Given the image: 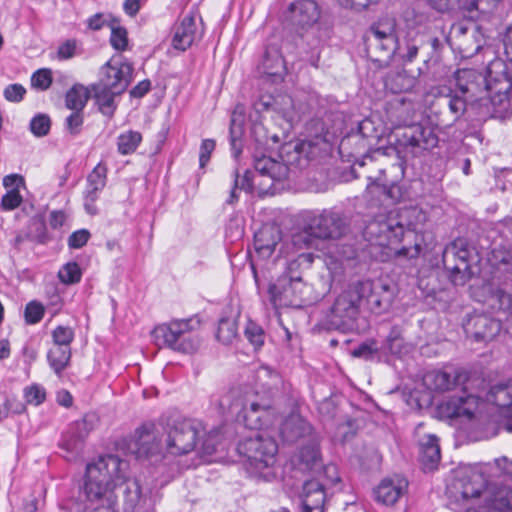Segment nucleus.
Masks as SVG:
<instances>
[{"mask_svg": "<svg viewBox=\"0 0 512 512\" xmlns=\"http://www.w3.org/2000/svg\"><path fill=\"white\" fill-rule=\"evenodd\" d=\"M44 312V306L40 302L31 301L25 308V321L28 324H36L42 320Z\"/></svg>", "mask_w": 512, "mask_h": 512, "instance_id": "obj_52", "label": "nucleus"}, {"mask_svg": "<svg viewBox=\"0 0 512 512\" xmlns=\"http://www.w3.org/2000/svg\"><path fill=\"white\" fill-rule=\"evenodd\" d=\"M77 54V42L74 39H68L62 43L57 50V57L60 60H67Z\"/></svg>", "mask_w": 512, "mask_h": 512, "instance_id": "obj_62", "label": "nucleus"}, {"mask_svg": "<svg viewBox=\"0 0 512 512\" xmlns=\"http://www.w3.org/2000/svg\"><path fill=\"white\" fill-rule=\"evenodd\" d=\"M487 505L497 512L512 511V489L507 486L495 488L487 499Z\"/></svg>", "mask_w": 512, "mask_h": 512, "instance_id": "obj_37", "label": "nucleus"}, {"mask_svg": "<svg viewBox=\"0 0 512 512\" xmlns=\"http://www.w3.org/2000/svg\"><path fill=\"white\" fill-rule=\"evenodd\" d=\"M26 89L21 84H10L4 89V97L10 102H19L23 99Z\"/></svg>", "mask_w": 512, "mask_h": 512, "instance_id": "obj_63", "label": "nucleus"}, {"mask_svg": "<svg viewBox=\"0 0 512 512\" xmlns=\"http://www.w3.org/2000/svg\"><path fill=\"white\" fill-rule=\"evenodd\" d=\"M371 289L369 281H357L350 284L337 296L326 313L323 327L328 330L342 331L353 329L359 315L360 304L367 291Z\"/></svg>", "mask_w": 512, "mask_h": 512, "instance_id": "obj_4", "label": "nucleus"}, {"mask_svg": "<svg viewBox=\"0 0 512 512\" xmlns=\"http://www.w3.org/2000/svg\"><path fill=\"white\" fill-rule=\"evenodd\" d=\"M215 141L212 139H205L200 146L199 165L204 168L210 160L211 153L215 149Z\"/></svg>", "mask_w": 512, "mask_h": 512, "instance_id": "obj_64", "label": "nucleus"}, {"mask_svg": "<svg viewBox=\"0 0 512 512\" xmlns=\"http://www.w3.org/2000/svg\"><path fill=\"white\" fill-rule=\"evenodd\" d=\"M438 144V136L429 124L412 123L398 134L397 153L404 161L421 156Z\"/></svg>", "mask_w": 512, "mask_h": 512, "instance_id": "obj_11", "label": "nucleus"}, {"mask_svg": "<svg viewBox=\"0 0 512 512\" xmlns=\"http://www.w3.org/2000/svg\"><path fill=\"white\" fill-rule=\"evenodd\" d=\"M165 425L163 419L158 423H145L135 431L134 438L128 444V450L137 459L159 458L165 450L163 441Z\"/></svg>", "mask_w": 512, "mask_h": 512, "instance_id": "obj_13", "label": "nucleus"}, {"mask_svg": "<svg viewBox=\"0 0 512 512\" xmlns=\"http://www.w3.org/2000/svg\"><path fill=\"white\" fill-rule=\"evenodd\" d=\"M243 115L238 113L236 110L232 113L230 123V144L232 155L234 158H238L242 153V141L241 137L243 134Z\"/></svg>", "mask_w": 512, "mask_h": 512, "instance_id": "obj_40", "label": "nucleus"}, {"mask_svg": "<svg viewBox=\"0 0 512 512\" xmlns=\"http://www.w3.org/2000/svg\"><path fill=\"white\" fill-rule=\"evenodd\" d=\"M325 144L323 137H316L313 139H304L294 145V153L296 157L294 159L295 165L303 167L302 161L307 162L310 159L317 157L321 151L320 144Z\"/></svg>", "mask_w": 512, "mask_h": 512, "instance_id": "obj_33", "label": "nucleus"}, {"mask_svg": "<svg viewBox=\"0 0 512 512\" xmlns=\"http://www.w3.org/2000/svg\"><path fill=\"white\" fill-rule=\"evenodd\" d=\"M347 216L335 209H323L320 212H306L303 215L302 232L295 237V242L303 241L310 245L309 237L322 240H337L349 231Z\"/></svg>", "mask_w": 512, "mask_h": 512, "instance_id": "obj_5", "label": "nucleus"}, {"mask_svg": "<svg viewBox=\"0 0 512 512\" xmlns=\"http://www.w3.org/2000/svg\"><path fill=\"white\" fill-rule=\"evenodd\" d=\"M378 353V348L375 346V342L361 343L358 347L352 350L351 355L357 358H363L365 360L372 359Z\"/></svg>", "mask_w": 512, "mask_h": 512, "instance_id": "obj_59", "label": "nucleus"}, {"mask_svg": "<svg viewBox=\"0 0 512 512\" xmlns=\"http://www.w3.org/2000/svg\"><path fill=\"white\" fill-rule=\"evenodd\" d=\"M237 335V322L235 319L222 318L219 321L216 337L220 342L229 345L236 339Z\"/></svg>", "mask_w": 512, "mask_h": 512, "instance_id": "obj_45", "label": "nucleus"}, {"mask_svg": "<svg viewBox=\"0 0 512 512\" xmlns=\"http://www.w3.org/2000/svg\"><path fill=\"white\" fill-rule=\"evenodd\" d=\"M133 66L129 62L107 61L100 70V81L96 85L123 93L132 81Z\"/></svg>", "mask_w": 512, "mask_h": 512, "instance_id": "obj_16", "label": "nucleus"}, {"mask_svg": "<svg viewBox=\"0 0 512 512\" xmlns=\"http://www.w3.org/2000/svg\"><path fill=\"white\" fill-rule=\"evenodd\" d=\"M490 261L498 269L512 273V250L506 246L494 247L491 251Z\"/></svg>", "mask_w": 512, "mask_h": 512, "instance_id": "obj_44", "label": "nucleus"}, {"mask_svg": "<svg viewBox=\"0 0 512 512\" xmlns=\"http://www.w3.org/2000/svg\"><path fill=\"white\" fill-rule=\"evenodd\" d=\"M402 493L403 486L388 479L383 480L374 491L376 500L384 505L395 504Z\"/></svg>", "mask_w": 512, "mask_h": 512, "instance_id": "obj_36", "label": "nucleus"}, {"mask_svg": "<svg viewBox=\"0 0 512 512\" xmlns=\"http://www.w3.org/2000/svg\"><path fill=\"white\" fill-rule=\"evenodd\" d=\"M51 127V120L48 115L39 114L30 122V130L36 137L46 136Z\"/></svg>", "mask_w": 512, "mask_h": 512, "instance_id": "obj_49", "label": "nucleus"}, {"mask_svg": "<svg viewBox=\"0 0 512 512\" xmlns=\"http://www.w3.org/2000/svg\"><path fill=\"white\" fill-rule=\"evenodd\" d=\"M448 93L439 98V104L448 108L450 117L446 123L442 121L443 125L449 126L458 121L467 109H470L468 100L461 96L457 91L447 89Z\"/></svg>", "mask_w": 512, "mask_h": 512, "instance_id": "obj_30", "label": "nucleus"}, {"mask_svg": "<svg viewBox=\"0 0 512 512\" xmlns=\"http://www.w3.org/2000/svg\"><path fill=\"white\" fill-rule=\"evenodd\" d=\"M494 298L499 304V309L509 313V320L511 322L512 329V293L498 288L494 292Z\"/></svg>", "mask_w": 512, "mask_h": 512, "instance_id": "obj_57", "label": "nucleus"}, {"mask_svg": "<svg viewBox=\"0 0 512 512\" xmlns=\"http://www.w3.org/2000/svg\"><path fill=\"white\" fill-rule=\"evenodd\" d=\"M457 4L464 16L471 20L478 19L483 11L479 0H460Z\"/></svg>", "mask_w": 512, "mask_h": 512, "instance_id": "obj_55", "label": "nucleus"}, {"mask_svg": "<svg viewBox=\"0 0 512 512\" xmlns=\"http://www.w3.org/2000/svg\"><path fill=\"white\" fill-rule=\"evenodd\" d=\"M471 256L469 245L463 238H458L445 247L442 262L455 285H464L471 278Z\"/></svg>", "mask_w": 512, "mask_h": 512, "instance_id": "obj_14", "label": "nucleus"}, {"mask_svg": "<svg viewBox=\"0 0 512 512\" xmlns=\"http://www.w3.org/2000/svg\"><path fill=\"white\" fill-rule=\"evenodd\" d=\"M301 498L303 512H323L325 491L318 480H308L303 484Z\"/></svg>", "mask_w": 512, "mask_h": 512, "instance_id": "obj_26", "label": "nucleus"}, {"mask_svg": "<svg viewBox=\"0 0 512 512\" xmlns=\"http://www.w3.org/2000/svg\"><path fill=\"white\" fill-rule=\"evenodd\" d=\"M90 97L89 91L83 85H74L65 97L66 107L73 111H82Z\"/></svg>", "mask_w": 512, "mask_h": 512, "instance_id": "obj_41", "label": "nucleus"}, {"mask_svg": "<svg viewBox=\"0 0 512 512\" xmlns=\"http://www.w3.org/2000/svg\"><path fill=\"white\" fill-rule=\"evenodd\" d=\"M237 451L257 471L274 464L278 452L275 439L266 432H257L239 442Z\"/></svg>", "mask_w": 512, "mask_h": 512, "instance_id": "obj_12", "label": "nucleus"}, {"mask_svg": "<svg viewBox=\"0 0 512 512\" xmlns=\"http://www.w3.org/2000/svg\"><path fill=\"white\" fill-rule=\"evenodd\" d=\"M487 400L499 408L509 409L512 418V379L492 386L487 394Z\"/></svg>", "mask_w": 512, "mask_h": 512, "instance_id": "obj_34", "label": "nucleus"}, {"mask_svg": "<svg viewBox=\"0 0 512 512\" xmlns=\"http://www.w3.org/2000/svg\"><path fill=\"white\" fill-rule=\"evenodd\" d=\"M282 239V231L274 224L263 225L254 235V248L263 259L269 258Z\"/></svg>", "mask_w": 512, "mask_h": 512, "instance_id": "obj_20", "label": "nucleus"}, {"mask_svg": "<svg viewBox=\"0 0 512 512\" xmlns=\"http://www.w3.org/2000/svg\"><path fill=\"white\" fill-rule=\"evenodd\" d=\"M196 37L197 27L195 18L192 15H186L175 26L172 43L174 48L185 51L192 45Z\"/></svg>", "mask_w": 512, "mask_h": 512, "instance_id": "obj_29", "label": "nucleus"}, {"mask_svg": "<svg viewBox=\"0 0 512 512\" xmlns=\"http://www.w3.org/2000/svg\"><path fill=\"white\" fill-rule=\"evenodd\" d=\"M457 92L468 100L470 109L479 119L500 117L494 99L488 96L489 80L474 69H459L454 73Z\"/></svg>", "mask_w": 512, "mask_h": 512, "instance_id": "obj_3", "label": "nucleus"}, {"mask_svg": "<svg viewBox=\"0 0 512 512\" xmlns=\"http://www.w3.org/2000/svg\"><path fill=\"white\" fill-rule=\"evenodd\" d=\"M110 44L115 50H126L128 46L127 30L121 26H113L111 28Z\"/></svg>", "mask_w": 512, "mask_h": 512, "instance_id": "obj_51", "label": "nucleus"}, {"mask_svg": "<svg viewBox=\"0 0 512 512\" xmlns=\"http://www.w3.org/2000/svg\"><path fill=\"white\" fill-rule=\"evenodd\" d=\"M199 326V321L193 318L172 320L158 325L152 335L158 346H166L182 353H193L200 346V340L192 334Z\"/></svg>", "mask_w": 512, "mask_h": 512, "instance_id": "obj_9", "label": "nucleus"}, {"mask_svg": "<svg viewBox=\"0 0 512 512\" xmlns=\"http://www.w3.org/2000/svg\"><path fill=\"white\" fill-rule=\"evenodd\" d=\"M298 26L303 29L310 28L320 19V8L313 0H299L289 7Z\"/></svg>", "mask_w": 512, "mask_h": 512, "instance_id": "obj_23", "label": "nucleus"}, {"mask_svg": "<svg viewBox=\"0 0 512 512\" xmlns=\"http://www.w3.org/2000/svg\"><path fill=\"white\" fill-rule=\"evenodd\" d=\"M405 235L402 222L391 216H379L371 220L364 229V236L378 246H391L401 242Z\"/></svg>", "mask_w": 512, "mask_h": 512, "instance_id": "obj_15", "label": "nucleus"}, {"mask_svg": "<svg viewBox=\"0 0 512 512\" xmlns=\"http://www.w3.org/2000/svg\"><path fill=\"white\" fill-rule=\"evenodd\" d=\"M238 390H232L224 395L219 406L223 412L226 410L241 414L243 422L249 429L263 430L273 425L275 413L269 403H260L248 398H240Z\"/></svg>", "mask_w": 512, "mask_h": 512, "instance_id": "obj_7", "label": "nucleus"}, {"mask_svg": "<svg viewBox=\"0 0 512 512\" xmlns=\"http://www.w3.org/2000/svg\"><path fill=\"white\" fill-rule=\"evenodd\" d=\"M31 84L42 91L47 90L52 84V73L49 69H39L33 73Z\"/></svg>", "mask_w": 512, "mask_h": 512, "instance_id": "obj_54", "label": "nucleus"}, {"mask_svg": "<svg viewBox=\"0 0 512 512\" xmlns=\"http://www.w3.org/2000/svg\"><path fill=\"white\" fill-rule=\"evenodd\" d=\"M456 44L459 52L464 56L470 57L476 54L481 49L477 27H473L471 33Z\"/></svg>", "mask_w": 512, "mask_h": 512, "instance_id": "obj_46", "label": "nucleus"}, {"mask_svg": "<svg viewBox=\"0 0 512 512\" xmlns=\"http://www.w3.org/2000/svg\"><path fill=\"white\" fill-rule=\"evenodd\" d=\"M419 461L425 471H433L441 459L439 439L433 434L424 435L418 440Z\"/></svg>", "mask_w": 512, "mask_h": 512, "instance_id": "obj_22", "label": "nucleus"}, {"mask_svg": "<svg viewBox=\"0 0 512 512\" xmlns=\"http://www.w3.org/2000/svg\"><path fill=\"white\" fill-rule=\"evenodd\" d=\"M94 98L98 106L99 111L109 118L113 117L117 104L115 103V97L122 93H114V91L101 87L99 85L93 86Z\"/></svg>", "mask_w": 512, "mask_h": 512, "instance_id": "obj_35", "label": "nucleus"}, {"mask_svg": "<svg viewBox=\"0 0 512 512\" xmlns=\"http://www.w3.org/2000/svg\"><path fill=\"white\" fill-rule=\"evenodd\" d=\"M312 432L311 425L298 413H291L283 421L280 433L284 441L293 443L309 436Z\"/></svg>", "mask_w": 512, "mask_h": 512, "instance_id": "obj_25", "label": "nucleus"}, {"mask_svg": "<svg viewBox=\"0 0 512 512\" xmlns=\"http://www.w3.org/2000/svg\"><path fill=\"white\" fill-rule=\"evenodd\" d=\"M468 379L467 373L462 370L432 371L424 376L425 384L436 391H448L463 385Z\"/></svg>", "mask_w": 512, "mask_h": 512, "instance_id": "obj_21", "label": "nucleus"}, {"mask_svg": "<svg viewBox=\"0 0 512 512\" xmlns=\"http://www.w3.org/2000/svg\"><path fill=\"white\" fill-rule=\"evenodd\" d=\"M142 141V135L138 131L129 130L117 138V148L121 155H129L136 151Z\"/></svg>", "mask_w": 512, "mask_h": 512, "instance_id": "obj_42", "label": "nucleus"}, {"mask_svg": "<svg viewBox=\"0 0 512 512\" xmlns=\"http://www.w3.org/2000/svg\"><path fill=\"white\" fill-rule=\"evenodd\" d=\"M512 89V80L507 73H502L499 77L489 80L488 96L494 99V108L497 105L504 108L509 105L508 94Z\"/></svg>", "mask_w": 512, "mask_h": 512, "instance_id": "obj_32", "label": "nucleus"}, {"mask_svg": "<svg viewBox=\"0 0 512 512\" xmlns=\"http://www.w3.org/2000/svg\"><path fill=\"white\" fill-rule=\"evenodd\" d=\"M257 378L270 392L277 388L281 382L279 374L268 367H261L257 373Z\"/></svg>", "mask_w": 512, "mask_h": 512, "instance_id": "obj_50", "label": "nucleus"}, {"mask_svg": "<svg viewBox=\"0 0 512 512\" xmlns=\"http://www.w3.org/2000/svg\"><path fill=\"white\" fill-rule=\"evenodd\" d=\"M82 272L76 262L65 264L58 272V277L64 284H75L81 280Z\"/></svg>", "mask_w": 512, "mask_h": 512, "instance_id": "obj_47", "label": "nucleus"}, {"mask_svg": "<svg viewBox=\"0 0 512 512\" xmlns=\"http://www.w3.org/2000/svg\"><path fill=\"white\" fill-rule=\"evenodd\" d=\"M371 290L367 291L366 299L369 308L375 313H380L387 309L391 302V292L388 285L382 283H373L369 281Z\"/></svg>", "mask_w": 512, "mask_h": 512, "instance_id": "obj_31", "label": "nucleus"}, {"mask_svg": "<svg viewBox=\"0 0 512 512\" xmlns=\"http://www.w3.org/2000/svg\"><path fill=\"white\" fill-rule=\"evenodd\" d=\"M259 69L262 74L270 77L273 82H279L283 79L285 64L277 46H267Z\"/></svg>", "mask_w": 512, "mask_h": 512, "instance_id": "obj_24", "label": "nucleus"}, {"mask_svg": "<svg viewBox=\"0 0 512 512\" xmlns=\"http://www.w3.org/2000/svg\"><path fill=\"white\" fill-rule=\"evenodd\" d=\"M466 336L476 342H488L494 339L501 330V323L485 314L470 316L463 324Z\"/></svg>", "mask_w": 512, "mask_h": 512, "instance_id": "obj_19", "label": "nucleus"}, {"mask_svg": "<svg viewBox=\"0 0 512 512\" xmlns=\"http://www.w3.org/2000/svg\"><path fill=\"white\" fill-rule=\"evenodd\" d=\"M396 26L394 18L384 17L373 23L365 34L367 56L378 68L388 67L400 51Z\"/></svg>", "mask_w": 512, "mask_h": 512, "instance_id": "obj_6", "label": "nucleus"}, {"mask_svg": "<svg viewBox=\"0 0 512 512\" xmlns=\"http://www.w3.org/2000/svg\"><path fill=\"white\" fill-rule=\"evenodd\" d=\"M245 336L249 342L256 348L264 344V331L256 323L249 321L245 328Z\"/></svg>", "mask_w": 512, "mask_h": 512, "instance_id": "obj_53", "label": "nucleus"}, {"mask_svg": "<svg viewBox=\"0 0 512 512\" xmlns=\"http://www.w3.org/2000/svg\"><path fill=\"white\" fill-rule=\"evenodd\" d=\"M463 499L477 498L486 487L484 474L476 468H470L463 472L458 480Z\"/></svg>", "mask_w": 512, "mask_h": 512, "instance_id": "obj_28", "label": "nucleus"}, {"mask_svg": "<svg viewBox=\"0 0 512 512\" xmlns=\"http://www.w3.org/2000/svg\"><path fill=\"white\" fill-rule=\"evenodd\" d=\"M107 169L104 165L98 164L87 177V185L95 186L96 189H103L106 185Z\"/></svg>", "mask_w": 512, "mask_h": 512, "instance_id": "obj_56", "label": "nucleus"}, {"mask_svg": "<svg viewBox=\"0 0 512 512\" xmlns=\"http://www.w3.org/2000/svg\"><path fill=\"white\" fill-rule=\"evenodd\" d=\"M126 466H123L125 468ZM124 469L120 472V479H116L113 484L114 493L117 497L121 494L124 502V511L130 512L134 510L139 502L141 489L138 482L134 479H125L123 475Z\"/></svg>", "mask_w": 512, "mask_h": 512, "instance_id": "obj_27", "label": "nucleus"}, {"mask_svg": "<svg viewBox=\"0 0 512 512\" xmlns=\"http://www.w3.org/2000/svg\"><path fill=\"white\" fill-rule=\"evenodd\" d=\"M126 465L125 461L111 454L88 464L79 499L71 500L65 508L66 512L113 510L117 504V494L113 489L114 477L120 479V472Z\"/></svg>", "mask_w": 512, "mask_h": 512, "instance_id": "obj_1", "label": "nucleus"}, {"mask_svg": "<svg viewBox=\"0 0 512 512\" xmlns=\"http://www.w3.org/2000/svg\"><path fill=\"white\" fill-rule=\"evenodd\" d=\"M164 425L165 451L174 456L194 451L205 434L202 423L195 419L177 418Z\"/></svg>", "mask_w": 512, "mask_h": 512, "instance_id": "obj_8", "label": "nucleus"}, {"mask_svg": "<svg viewBox=\"0 0 512 512\" xmlns=\"http://www.w3.org/2000/svg\"><path fill=\"white\" fill-rule=\"evenodd\" d=\"M82 111H73L65 120L66 130L73 136L80 133L83 125Z\"/></svg>", "mask_w": 512, "mask_h": 512, "instance_id": "obj_58", "label": "nucleus"}, {"mask_svg": "<svg viewBox=\"0 0 512 512\" xmlns=\"http://www.w3.org/2000/svg\"><path fill=\"white\" fill-rule=\"evenodd\" d=\"M299 264L291 262L287 271L269 285L270 301L274 307H301L306 303L304 290L307 288L297 273Z\"/></svg>", "mask_w": 512, "mask_h": 512, "instance_id": "obj_10", "label": "nucleus"}, {"mask_svg": "<svg viewBox=\"0 0 512 512\" xmlns=\"http://www.w3.org/2000/svg\"><path fill=\"white\" fill-rule=\"evenodd\" d=\"M479 398L463 390L461 395L452 396L438 405L437 412L442 419L473 418L479 405Z\"/></svg>", "mask_w": 512, "mask_h": 512, "instance_id": "obj_18", "label": "nucleus"}, {"mask_svg": "<svg viewBox=\"0 0 512 512\" xmlns=\"http://www.w3.org/2000/svg\"><path fill=\"white\" fill-rule=\"evenodd\" d=\"M254 172L246 170L241 183H239V172L234 170L233 186L230 191V196L227 199L228 204H234L238 200L237 189L247 192H252L254 184L258 181L260 190L268 193L273 188L275 182H281L288 178L290 167L268 156L255 157L254 159Z\"/></svg>", "mask_w": 512, "mask_h": 512, "instance_id": "obj_2", "label": "nucleus"}, {"mask_svg": "<svg viewBox=\"0 0 512 512\" xmlns=\"http://www.w3.org/2000/svg\"><path fill=\"white\" fill-rule=\"evenodd\" d=\"M47 359L50 367L57 375L67 368L71 359V347L56 346L48 351Z\"/></svg>", "mask_w": 512, "mask_h": 512, "instance_id": "obj_38", "label": "nucleus"}, {"mask_svg": "<svg viewBox=\"0 0 512 512\" xmlns=\"http://www.w3.org/2000/svg\"><path fill=\"white\" fill-rule=\"evenodd\" d=\"M22 202V196L18 189H11L1 199L0 206L3 210L16 209Z\"/></svg>", "mask_w": 512, "mask_h": 512, "instance_id": "obj_60", "label": "nucleus"}, {"mask_svg": "<svg viewBox=\"0 0 512 512\" xmlns=\"http://www.w3.org/2000/svg\"><path fill=\"white\" fill-rule=\"evenodd\" d=\"M52 339L56 346L70 347L74 339V331L68 326H57L52 331Z\"/></svg>", "mask_w": 512, "mask_h": 512, "instance_id": "obj_48", "label": "nucleus"}, {"mask_svg": "<svg viewBox=\"0 0 512 512\" xmlns=\"http://www.w3.org/2000/svg\"><path fill=\"white\" fill-rule=\"evenodd\" d=\"M385 348L393 355H404L410 351L411 346L405 341L402 329L393 326L386 337Z\"/></svg>", "mask_w": 512, "mask_h": 512, "instance_id": "obj_39", "label": "nucleus"}, {"mask_svg": "<svg viewBox=\"0 0 512 512\" xmlns=\"http://www.w3.org/2000/svg\"><path fill=\"white\" fill-rule=\"evenodd\" d=\"M91 234L87 229H80L73 232L68 238V246L71 249L82 248L89 240Z\"/></svg>", "mask_w": 512, "mask_h": 512, "instance_id": "obj_61", "label": "nucleus"}, {"mask_svg": "<svg viewBox=\"0 0 512 512\" xmlns=\"http://www.w3.org/2000/svg\"><path fill=\"white\" fill-rule=\"evenodd\" d=\"M360 135L362 138H378L379 133L374 126V123L371 119L365 118L358 125V131L356 134L348 135L343 138L339 145V150L342 151L347 148L348 144Z\"/></svg>", "mask_w": 512, "mask_h": 512, "instance_id": "obj_43", "label": "nucleus"}, {"mask_svg": "<svg viewBox=\"0 0 512 512\" xmlns=\"http://www.w3.org/2000/svg\"><path fill=\"white\" fill-rule=\"evenodd\" d=\"M99 418L95 413H86L81 419L72 422L63 433L60 447L68 452H79L86 438L98 425Z\"/></svg>", "mask_w": 512, "mask_h": 512, "instance_id": "obj_17", "label": "nucleus"}]
</instances>
